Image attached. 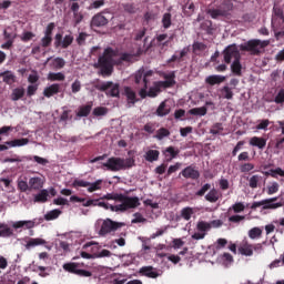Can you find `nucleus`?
<instances>
[{
	"label": "nucleus",
	"instance_id": "f257e3e1",
	"mask_svg": "<svg viewBox=\"0 0 284 284\" xmlns=\"http://www.w3.org/2000/svg\"><path fill=\"white\" fill-rule=\"evenodd\" d=\"M165 81H156L153 83V87H151L148 91V84H144V88H142L139 91V95L141 99H146L149 97L150 99H156L159 97V93L161 92V88H174L176 85V73L171 72L169 74H164Z\"/></svg>",
	"mask_w": 284,
	"mask_h": 284
},
{
	"label": "nucleus",
	"instance_id": "f03ea898",
	"mask_svg": "<svg viewBox=\"0 0 284 284\" xmlns=\"http://www.w3.org/2000/svg\"><path fill=\"white\" fill-rule=\"evenodd\" d=\"M114 57H116V51L112 48H106L103 52V55L99 58L98 63L101 68L100 74L102 77H110L114 70L113 62Z\"/></svg>",
	"mask_w": 284,
	"mask_h": 284
},
{
	"label": "nucleus",
	"instance_id": "7ed1b4c3",
	"mask_svg": "<svg viewBox=\"0 0 284 284\" xmlns=\"http://www.w3.org/2000/svg\"><path fill=\"white\" fill-rule=\"evenodd\" d=\"M92 85L95 90L105 92L106 97L116 98L121 94L119 83H114L112 81L99 83V80H97L92 82Z\"/></svg>",
	"mask_w": 284,
	"mask_h": 284
},
{
	"label": "nucleus",
	"instance_id": "20e7f679",
	"mask_svg": "<svg viewBox=\"0 0 284 284\" xmlns=\"http://www.w3.org/2000/svg\"><path fill=\"white\" fill-rule=\"evenodd\" d=\"M141 205V201L136 196L124 195L122 203L118 204L116 207H112L115 212H128V210H134Z\"/></svg>",
	"mask_w": 284,
	"mask_h": 284
},
{
	"label": "nucleus",
	"instance_id": "39448f33",
	"mask_svg": "<svg viewBox=\"0 0 284 284\" xmlns=\"http://www.w3.org/2000/svg\"><path fill=\"white\" fill-rule=\"evenodd\" d=\"M125 223L122 222H114L111 219H105L102 221L99 235L100 236H108V234H112V232H116L120 227H123Z\"/></svg>",
	"mask_w": 284,
	"mask_h": 284
},
{
	"label": "nucleus",
	"instance_id": "423d86ee",
	"mask_svg": "<svg viewBox=\"0 0 284 284\" xmlns=\"http://www.w3.org/2000/svg\"><path fill=\"white\" fill-rule=\"evenodd\" d=\"M148 37L144 38L143 40V48H139L136 50V53H122L120 57V61H125L126 63H132L134 61L135 57H141V54H145L146 52H150V49L153 45V42H150L148 44Z\"/></svg>",
	"mask_w": 284,
	"mask_h": 284
},
{
	"label": "nucleus",
	"instance_id": "0eeeda50",
	"mask_svg": "<svg viewBox=\"0 0 284 284\" xmlns=\"http://www.w3.org/2000/svg\"><path fill=\"white\" fill-rule=\"evenodd\" d=\"M275 201H278V197H271L260 202H253L251 210H256L257 207H262V210H278V207H283V203H275Z\"/></svg>",
	"mask_w": 284,
	"mask_h": 284
},
{
	"label": "nucleus",
	"instance_id": "6e6552de",
	"mask_svg": "<svg viewBox=\"0 0 284 284\" xmlns=\"http://www.w3.org/2000/svg\"><path fill=\"white\" fill-rule=\"evenodd\" d=\"M267 42H262L261 40H248L244 44L240 45L242 52H251L252 54H261L258 48H265Z\"/></svg>",
	"mask_w": 284,
	"mask_h": 284
},
{
	"label": "nucleus",
	"instance_id": "1a4fd4ad",
	"mask_svg": "<svg viewBox=\"0 0 284 284\" xmlns=\"http://www.w3.org/2000/svg\"><path fill=\"white\" fill-rule=\"evenodd\" d=\"M284 26V11L280 6L274 4L271 18V28Z\"/></svg>",
	"mask_w": 284,
	"mask_h": 284
},
{
	"label": "nucleus",
	"instance_id": "9d476101",
	"mask_svg": "<svg viewBox=\"0 0 284 284\" xmlns=\"http://www.w3.org/2000/svg\"><path fill=\"white\" fill-rule=\"evenodd\" d=\"M223 57H224V63H232V59H234V61H236V59H241V52L239 51V47H236V44H230L227 45L223 52H222Z\"/></svg>",
	"mask_w": 284,
	"mask_h": 284
},
{
	"label": "nucleus",
	"instance_id": "9b49d317",
	"mask_svg": "<svg viewBox=\"0 0 284 284\" xmlns=\"http://www.w3.org/2000/svg\"><path fill=\"white\" fill-rule=\"evenodd\" d=\"M102 168H106L109 172H121L123 170V159L109 158L106 162L102 163Z\"/></svg>",
	"mask_w": 284,
	"mask_h": 284
},
{
	"label": "nucleus",
	"instance_id": "f8f14e48",
	"mask_svg": "<svg viewBox=\"0 0 284 284\" xmlns=\"http://www.w3.org/2000/svg\"><path fill=\"white\" fill-rule=\"evenodd\" d=\"M180 174L184 179H191V181H199V179H201V172H199L194 165L186 166Z\"/></svg>",
	"mask_w": 284,
	"mask_h": 284
},
{
	"label": "nucleus",
	"instance_id": "ddd939ff",
	"mask_svg": "<svg viewBox=\"0 0 284 284\" xmlns=\"http://www.w3.org/2000/svg\"><path fill=\"white\" fill-rule=\"evenodd\" d=\"M81 6L79 2H72L70 10L73 13V26L77 28V26H80V23L83 21L84 16L83 12L79 11Z\"/></svg>",
	"mask_w": 284,
	"mask_h": 284
},
{
	"label": "nucleus",
	"instance_id": "4468645a",
	"mask_svg": "<svg viewBox=\"0 0 284 284\" xmlns=\"http://www.w3.org/2000/svg\"><path fill=\"white\" fill-rule=\"evenodd\" d=\"M109 20L103 16V13H97L91 19V28H103V26H108Z\"/></svg>",
	"mask_w": 284,
	"mask_h": 284
},
{
	"label": "nucleus",
	"instance_id": "2eb2a0df",
	"mask_svg": "<svg viewBox=\"0 0 284 284\" xmlns=\"http://www.w3.org/2000/svg\"><path fill=\"white\" fill-rule=\"evenodd\" d=\"M239 253L242 256H253L254 255V245L247 243V241H243L239 246Z\"/></svg>",
	"mask_w": 284,
	"mask_h": 284
},
{
	"label": "nucleus",
	"instance_id": "dca6fc26",
	"mask_svg": "<svg viewBox=\"0 0 284 284\" xmlns=\"http://www.w3.org/2000/svg\"><path fill=\"white\" fill-rule=\"evenodd\" d=\"M59 92H61V84L53 83L43 90V97L50 99L51 97H54V94H59Z\"/></svg>",
	"mask_w": 284,
	"mask_h": 284
},
{
	"label": "nucleus",
	"instance_id": "f3484780",
	"mask_svg": "<svg viewBox=\"0 0 284 284\" xmlns=\"http://www.w3.org/2000/svg\"><path fill=\"white\" fill-rule=\"evenodd\" d=\"M250 145H252V148H258V150H265V145H267V139L253 136L250 139Z\"/></svg>",
	"mask_w": 284,
	"mask_h": 284
},
{
	"label": "nucleus",
	"instance_id": "a211bd4d",
	"mask_svg": "<svg viewBox=\"0 0 284 284\" xmlns=\"http://www.w3.org/2000/svg\"><path fill=\"white\" fill-rule=\"evenodd\" d=\"M225 75L213 74L206 77L205 83H207V85H221V83H225Z\"/></svg>",
	"mask_w": 284,
	"mask_h": 284
},
{
	"label": "nucleus",
	"instance_id": "6ab92c4d",
	"mask_svg": "<svg viewBox=\"0 0 284 284\" xmlns=\"http://www.w3.org/2000/svg\"><path fill=\"white\" fill-rule=\"evenodd\" d=\"M171 110L172 109L170 108V105H168V101L164 100L158 106L155 114H156V116H168V114H170Z\"/></svg>",
	"mask_w": 284,
	"mask_h": 284
},
{
	"label": "nucleus",
	"instance_id": "aec40b11",
	"mask_svg": "<svg viewBox=\"0 0 284 284\" xmlns=\"http://www.w3.org/2000/svg\"><path fill=\"white\" fill-rule=\"evenodd\" d=\"M140 274L142 276H148V278H159V273L154 271L152 266H143L140 268Z\"/></svg>",
	"mask_w": 284,
	"mask_h": 284
},
{
	"label": "nucleus",
	"instance_id": "412c9836",
	"mask_svg": "<svg viewBox=\"0 0 284 284\" xmlns=\"http://www.w3.org/2000/svg\"><path fill=\"white\" fill-rule=\"evenodd\" d=\"M180 150L174 148V146H169L163 151V154L166 159V161H172L173 159H176V156H179L180 154Z\"/></svg>",
	"mask_w": 284,
	"mask_h": 284
},
{
	"label": "nucleus",
	"instance_id": "4be33fe9",
	"mask_svg": "<svg viewBox=\"0 0 284 284\" xmlns=\"http://www.w3.org/2000/svg\"><path fill=\"white\" fill-rule=\"evenodd\" d=\"M47 241L41 237H31L27 244L24 245L26 250H32V247H37L39 245H47Z\"/></svg>",
	"mask_w": 284,
	"mask_h": 284
},
{
	"label": "nucleus",
	"instance_id": "5701e85b",
	"mask_svg": "<svg viewBox=\"0 0 284 284\" xmlns=\"http://www.w3.org/2000/svg\"><path fill=\"white\" fill-rule=\"evenodd\" d=\"M28 143H30V140L28 138H21L12 141H7L6 145H9V148H22V145H28Z\"/></svg>",
	"mask_w": 284,
	"mask_h": 284
},
{
	"label": "nucleus",
	"instance_id": "b1692460",
	"mask_svg": "<svg viewBox=\"0 0 284 284\" xmlns=\"http://www.w3.org/2000/svg\"><path fill=\"white\" fill-rule=\"evenodd\" d=\"M51 70H63L65 68V60L63 58H54L49 63Z\"/></svg>",
	"mask_w": 284,
	"mask_h": 284
},
{
	"label": "nucleus",
	"instance_id": "393cba45",
	"mask_svg": "<svg viewBox=\"0 0 284 284\" xmlns=\"http://www.w3.org/2000/svg\"><path fill=\"white\" fill-rule=\"evenodd\" d=\"M243 64H241V59H236L231 64V72L235 74V77H242L243 75Z\"/></svg>",
	"mask_w": 284,
	"mask_h": 284
},
{
	"label": "nucleus",
	"instance_id": "a878e982",
	"mask_svg": "<svg viewBox=\"0 0 284 284\" xmlns=\"http://www.w3.org/2000/svg\"><path fill=\"white\" fill-rule=\"evenodd\" d=\"M124 94L128 99V103H131V105H134V103H136V101H139L136 99V92H134V90H132V88H130V87L124 88Z\"/></svg>",
	"mask_w": 284,
	"mask_h": 284
},
{
	"label": "nucleus",
	"instance_id": "bb28decb",
	"mask_svg": "<svg viewBox=\"0 0 284 284\" xmlns=\"http://www.w3.org/2000/svg\"><path fill=\"white\" fill-rule=\"evenodd\" d=\"M12 227L14 230H20V227H26L27 230H32L34 227V221H18L12 224Z\"/></svg>",
	"mask_w": 284,
	"mask_h": 284
},
{
	"label": "nucleus",
	"instance_id": "cd10ccee",
	"mask_svg": "<svg viewBox=\"0 0 284 284\" xmlns=\"http://www.w3.org/2000/svg\"><path fill=\"white\" fill-rule=\"evenodd\" d=\"M43 187V180L41 178H31L29 180V190H41Z\"/></svg>",
	"mask_w": 284,
	"mask_h": 284
},
{
	"label": "nucleus",
	"instance_id": "c85d7f7f",
	"mask_svg": "<svg viewBox=\"0 0 284 284\" xmlns=\"http://www.w3.org/2000/svg\"><path fill=\"white\" fill-rule=\"evenodd\" d=\"M160 155H161V152H160L159 150H149V151L145 153L144 159H145V161H148L149 163H154V161H156Z\"/></svg>",
	"mask_w": 284,
	"mask_h": 284
},
{
	"label": "nucleus",
	"instance_id": "c756f323",
	"mask_svg": "<svg viewBox=\"0 0 284 284\" xmlns=\"http://www.w3.org/2000/svg\"><path fill=\"white\" fill-rule=\"evenodd\" d=\"M12 234H14V232L8 226V224L0 223V237L8 239L12 236Z\"/></svg>",
	"mask_w": 284,
	"mask_h": 284
},
{
	"label": "nucleus",
	"instance_id": "7c9ffc66",
	"mask_svg": "<svg viewBox=\"0 0 284 284\" xmlns=\"http://www.w3.org/2000/svg\"><path fill=\"white\" fill-rule=\"evenodd\" d=\"M64 272H69V274H79V264L74 262H69L63 264Z\"/></svg>",
	"mask_w": 284,
	"mask_h": 284
},
{
	"label": "nucleus",
	"instance_id": "2f4dec72",
	"mask_svg": "<svg viewBox=\"0 0 284 284\" xmlns=\"http://www.w3.org/2000/svg\"><path fill=\"white\" fill-rule=\"evenodd\" d=\"M221 97L222 99H227V101H232L234 99V91H232V88L224 85L221 90Z\"/></svg>",
	"mask_w": 284,
	"mask_h": 284
},
{
	"label": "nucleus",
	"instance_id": "473e14b6",
	"mask_svg": "<svg viewBox=\"0 0 284 284\" xmlns=\"http://www.w3.org/2000/svg\"><path fill=\"white\" fill-rule=\"evenodd\" d=\"M91 112H92V102L80 106L79 111L77 112V116H80V118L89 116Z\"/></svg>",
	"mask_w": 284,
	"mask_h": 284
},
{
	"label": "nucleus",
	"instance_id": "72a5a7b5",
	"mask_svg": "<svg viewBox=\"0 0 284 284\" xmlns=\"http://www.w3.org/2000/svg\"><path fill=\"white\" fill-rule=\"evenodd\" d=\"M23 97H26V89L16 88L12 90L11 100L19 101V100L23 99Z\"/></svg>",
	"mask_w": 284,
	"mask_h": 284
},
{
	"label": "nucleus",
	"instance_id": "f704fd0d",
	"mask_svg": "<svg viewBox=\"0 0 284 284\" xmlns=\"http://www.w3.org/2000/svg\"><path fill=\"white\" fill-rule=\"evenodd\" d=\"M48 190L43 189L34 195V203H47L48 202Z\"/></svg>",
	"mask_w": 284,
	"mask_h": 284
},
{
	"label": "nucleus",
	"instance_id": "c9c22d12",
	"mask_svg": "<svg viewBox=\"0 0 284 284\" xmlns=\"http://www.w3.org/2000/svg\"><path fill=\"white\" fill-rule=\"evenodd\" d=\"M219 190L212 189L206 195L205 201H209V203H216L219 201Z\"/></svg>",
	"mask_w": 284,
	"mask_h": 284
},
{
	"label": "nucleus",
	"instance_id": "e433bc0d",
	"mask_svg": "<svg viewBox=\"0 0 284 284\" xmlns=\"http://www.w3.org/2000/svg\"><path fill=\"white\" fill-rule=\"evenodd\" d=\"M62 212L59 209H54L52 211H49L47 214H44L45 221H55V219H59L61 216Z\"/></svg>",
	"mask_w": 284,
	"mask_h": 284
},
{
	"label": "nucleus",
	"instance_id": "4c0bfd02",
	"mask_svg": "<svg viewBox=\"0 0 284 284\" xmlns=\"http://www.w3.org/2000/svg\"><path fill=\"white\" fill-rule=\"evenodd\" d=\"M0 77L3 79V82L7 83V85H12V82L14 81V74H12L11 71L1 72Z\"/></svg>",
	"mask_w": 284,
	"mask_h": 284
},
{
	"label": "nucleus",
	"instance_id": "58836bf2",
	"mask_svg": "<svg viewBox=\"0 0 284 284\" xmlns=\"http://www.w3.org/2000/svg\"><path fill=\"white\" fill-rule=\"evenodd\" d=\"M189 114H192L193 116H205V114H207V108H193L189 111Z\"/></svg>",
	"mask_w": 284,
	"mask_h": 284
},
{
	"label": "nucleus",
	"instance_id": "ea45409f",
	"mask_svg": "<svg viewBox=\"0 0 284 284\" xmlns=\"http://www.w3.org/2000/svg\"><path fill=\"white\" fill-rule=\"evenodd\" d=\"M234 6L232 4V2L230 0H225L223 1V3L217 7L220 10H222V12H224V17H227V14H230L232 8Z\"/></svg>",
	"mask_w": 284,
	"mask_h": 284
},
{
	"label": "nucleus",
	"instance_id": "a19ab883",
	"mask_svg": "<svg viewBox=\"0 0 284 284\" xmlns=\"http://www.w3.org/2000/svg\"><path fill=\"white\" fill-rule=\"evenodd\" d=\"M261 236H263V230L261 227L255 226L248 231V239H252V241L261 239Z\"/></svg>",
	"mask_w": 284,
	"mask_h": 284
},
{
	"label": "nucleus",
	"instance_id": "79ce46f5",
	"mask_svg": "<svg viewBox=\"0 0 284 284\" xmlns=\"http://www.w3.org/2000/svg\"><path fill=\"white\" fill-rule=\"evenodd\" d=\"M162 26L164 30H168L172 26V13L166 12L162 17Z\"/></svg>",
	"mask_w": 284,
	"mask_h": 284
},
{
	"label": "nucleus",
	"instance_id": "37998d69",
	"mask_svg": "<svg viewBox=\"0 0 284 284\" xmlns=\"http://www.w3.org/2000/svg\"><path fill=\"white\" fill-rule=\"evenodd\" d=\"M48 81H65V74L61 72H50L47 77Z\"/></svg>",
	"mask_w": 284,
	"mask_h": 284
},
{
	"label": "nucleus",
	"instance_id": "c03bdc74",
	"mask_svg": "<svg viewBox=\"0 0 284 284\" xmlns=\"http://www.w3.org/2000/svg\"><path fill=\"white\" fill-rule=\"evenodd\" d=\"M194 214V209L186 206L181 210V216L184 219V221H190L192 219V215Z\"/></svg>",
	"mask_w": 284,
	"mask_h": 284
},
{
	"label": "nucleus",
	"instance_id": "a18cd8bd",
	"mask_svg": "<svg viewBox=\"0 0 284 284\" xmlns=\"http://www.w3.org/2000/svg\"><path fill=\"white\" fill-rule=\"evenodd\" d=\"M166 136H170V130L165 128H160L156 131V134L154 135V139H158V141H163Z\"/></svg>",
	"mask_w": 284,
	"mask_h": 284
},
{
	"label": "nucleus",
	"instance_id": "49530a36",
	"mask_svg": "<svg viewBox=\"0 0 284 284\" xmlns=\"http://www.w3.org/2000/svg\"><path fill=\"white\" fill-rule=\"evenodd\" d=\"M102 185H103V180H97L93 183L89 182L88 192L89 193L97 192L98 190H101Z\"/></svg>",
	"mask_w": 284,
	"mask_h": 284
},
{
	"label": "nucleus",
	"instance_id": "de8ad7c7",
	"mask_svg": "<svg viewBox=\"0 0 284 284\" xmlns=\"http://www.w3.org/2000/svg\"><path fill=\"white\" fill-rule=\"evenodd\" d=\"M266 176H272L273 179H277L276 175L278 176H284V171L281 168L277 169H271L270 172H265Z\"/></svg>",
	"mask_w": 284,
	"mask_h": 284
},
{
	"label": "nucleus",
	"instance_id": "09e8293b",
	"mask_svg": "<svg viewBox=\"0 0 284 284\" xmlns=\"http://www.w3.org/2000/svg\"><path fill=\"white\" fill-rule=\"evenodd\" d=\"M182 165H183V163H181V162H176L175 164L170 165L165 176L166 178L172 176V174H174V172H179V170H181Z\"/></svg>",
	"mask_w": 284,
	"mask_h": 284
},
{
	"label": "nucleus",
	"instance_id": "8fccbe9b",
	"mask_svg": "<svg viewBox=\"0 0 284 284\" xmlns=\"http://www.w3.org/2000/svg\"><path fill=\"white\" fill-rule=\"evenodd\" d=\"M274 32V37L276 41H280V39H283L284 37V24H280V28H272Z\"/></svg>",
	"mask_w": 284,
	"mask_h": 284
},
{
	"label": "nucleus",
	"instance_id": "3c124183",
	"mask_svg": "<svg viewBox=\"0 0 284 284\" xmlns=\"http://www.w3.org/2000/svg\"><path fill=\"white\" fill-rule=\"evenodd\" d=\"M199 232H203L205 234V232H207V230H212V224L207 223L205 221H201L197 223L196 225Z\"/></svg>",
	"mask_w": 284,
	"mask_h": 284
},
{
	"label": "nucleus",
	"instance_id": "603ef678",
	"mask_svg": "<svg viewBox=\"0 0 284 284\" xmlns=\"http://www.w3.org/2000/svg\"><path fill=\"white\" fill-rule=\"evenodd\" d=\"M74 41V37L72 34L64 36L62 40V49L65 50L67 48H70Z\"/></svg>",
	"mask_w": 284,
	"mask_h": 284
},
{
	"label": "nucleus",
	"instance_id": "864d4df0",
	"mask_svg": "<svg viewBox=\"0 0 284 284\" xmlns=\"http://www.w3.org/2000/svg\"><path fill=\"white\" fill-rule=\"evenodd\" d=\"M255 165L253 163L246 162V163H242L240 165V172H242L243 174L247 173V172H252V170H254Z\"/></svg>",
	"mask_w": 284,
	"mask_h": 284
},
{
	"label": "nucleus",
	"instance_id": "5fc2aeb1",
	"mask_svg": "<svg viewBox=\"0 0 284 284\" xmlns=\"http://www.w3.org/2000/svg\"><path fill=\"white\" fill-rule=\"evenodd\" d=\"M207 13L210 14V17L212 19H216L217 17H225V11H222L219 8L217 9H210L207 11Z\"/></svg>",
	"mask_w": 284,
	"mask_h": 284
},
{
	"label": "nucleus",
	"instance_id": "6e6d98bb",
	"mask_svg": "<svg viewBox=\"0 0 284 284\" xmlns=\"http://www.w3.org/2000/svg\"><path fill=\"white\" fill-rule=\"evenodd\" d=\"M165 39H168V33H162V34L156 36L155 40L153 39L151 41V43H153L152 48H154V45H161V43H163V41H165Z\"/></svg>",
	"mask_w": 284,
	"mask_h": 284
},
{
	"label": "nucleus",
	"instance_id": "4d7b16f0",
	"mask_svg": "<svg viewBox=\"0 0 284 284\" xmlns=\"http://www.w3.org/2000/svg\"><path fill=\"white\" fill-rule=\"evenodd\" d=\"M258 181H261L260 175H252L248 180V185L252 190H256L258 187Z\"/></svg>",
	"mask_w": 284,
	"mask_h": 284
},
{
	"label": "nucleus",
	"instance_id": "13d9d810",
	"mask_svg": "<svg viewBox=\"0 0 284 284\" xmlns=\"http://www.w3.org/2000/svg\"><path fill=\"white\" fill-rule=\"evenodd\" d=\"M108 114V108L105 106H97L93 110V116H105Z\"/></svg>",
	"mask_w": 284,
	"mask_h": 284
},
{
	"label": "nucleus",
	"instance_id": "bf43d9fd",
	"mask_svg": "<svg viewBox=\"0 0 284 284\" xmlns=\"http://www.w3.org/2000/svg\"><path fill=\"white\" fill-rule=\"evenodd\" d=\"M223 132V123H215L210 130V134H221Z\"/></svg>",
	"mask_w": 284,
	"mask_h": 284
},
{
	"label": "nucleus",
	"instance_id": "052dcab7",
	"mask_svg": "<svg viewBox=\"0 0 284 284\" xmlns=\"http://www.w3.org/2000/svg\"><path fill=\"white\" fill-rule=\"evenodd\" d=\"M232 210L235 214H239L241 212H245V204H243L242 202H237V203L232 205Z\"/></svg>",
	"mask_w": 284,
	"mask_h": 284
},
{
	"label": "nucleus",
	"instance_id": "680f3d73",
	"mask_svg": "<svg viewBox=\"0 0 284 284\" xmlns=\"http://www.w3.org/2000/svg\"><path fill=\"white\" fill-rule=\"evenodd\" d=\"M204 50H207V45L203 42H194L193 43V51L194 52H203Z\"/></svg>",
	"mask_w": 284,
	"mask_h": 284
},
{
	"label": "nucleus",
	"instance_id": "e2e57ef3",
	"mask_svg": "<svg viewBox=\"0 0 284 284\" xmlns=\"http://www.w3.org/2000/svg\"><path fill=\"white\" fill-rule=\"evenodd\" d=\"M278 182H273L271 185L267 186V194L272 196V194H276L278 192Z\"/></svg>",
	"mask_w": 284,
	"mask_h": 284
},
{
	"label": "nucleus",
	"instance_id": "0e129e2a",
	"mask_svg": "<svg viewBox=\"0 0 284 284\" xmlns=\"http://www.w3.org/2000/svg\"><path fill=\"white\" fill-rule=\"evenodd\" d=\"M134 219L131 221V223L136 224V223H146V219L143 217V215L139 212L133 214Z\"/></svg>",
	"mask_w": 284,
	"mask_h": 284
},
{
	"label": "nucleus",
	"instance_id": "69168bd1",
	"mask_svg": "<svg viewBox=\"0 0 284 284\" xmlns=\"http://www.w3.org/2000/svg\"><path fill=\"white\" fill-rule=\"evenodd\" d=\"M50 45H52V37L50 36H44L41 39V47L42 48H50Z\"/></svg>",
	"mask_w": 284,
	"mask_h": 284
},
{
	"label": "nucleus",
	"instance_id": "338daca9",
	"mask_svg": "<svg viewBox=\"0 0 284 284\" xmlns=\"http://www.w3.org/2000/svg\"><path fill=\"white\" fill-rule=\"evenodd\" d=\"M134 168V158L123 159V170Z\"/></svg>",
	"mask_w": 284,
	"mask_h": 284
},
{
	"label": "nucleus",
	"instance_id": "774afa93",
	"mask_svg": "<svg viewBox=\"0 0 284 284\" xmlns=\"http://www.w3.org/2000/svg\"><path fill=\"white\" fill-rule=\"evenodd\" d=\"M274 101H275V103H277V105H281V104L284 103V89H281L278 91V93L276 94Z\"/></svg>",
	"mask_w": 284,
	"mask_h": 284
}]
</instances>
